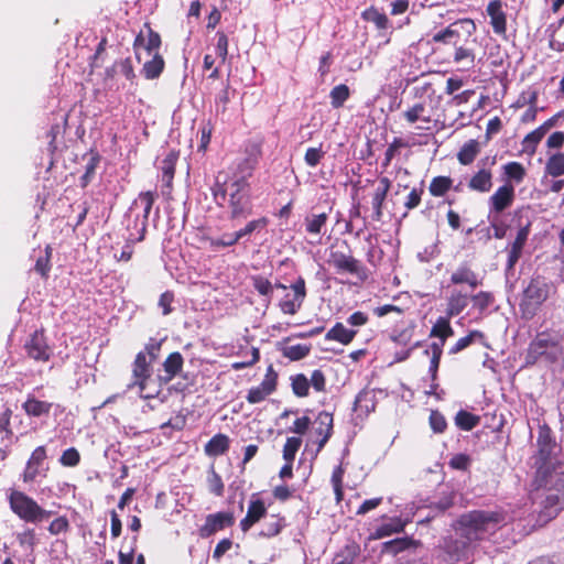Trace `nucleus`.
<instances>
[{
    "mask_svg": "<svg viewBox=\"0 0 564 564\" xmlns=\"http://www.w3.org/2000/svg\"><path fill=\"white\" fill-rule=\"evenodd\" d=\"M267 225H268V219L265 217H261V218L248 221L245 225V227L235 231V234H236L238 240L240 241L245 238L250 237L253 232L262 230L263 228L267 227Z\"/></svg>",
    "mask_w": 564,
    "mask_h": 564,
    "instance_id": "obj_39",
    "label": "nucleus"
},
{
    "mask_svg": "<svg viewBox=\"0 0 564 564\" xmlns=\"http://www.w3.org/2000/svg\"><path fill=\"white\" fill-rule=\"evenodd\" d=\"M516 199L514 186L511 183H506L498 187L497 191L489 197V218L500 216L506 209L512 206Z\"/></svg>",
    "mask_w": 564,
    "mask_h": 564,
    "instance_id": "obj_12",
    "label": "nucleus"
},
{
    "mask_svg": "<svg viewBox=\"0 0 564 564\" xmlns=\"http://www.w3.org/2000/svg\"><path fill=\"white\" fill-rule=\"evenodd\" d=\"M552 289L553 285L544 276H532L523 289L519 303L521 317L525 321L532 319L549 299Z\"/></svg>",
    "mask_w": 564,
    "mask_h": 564,
    "instance_id": "obj_7",
    "label": "nucleus"
},
{
    "mask_svg": "<svg viewBox=\"0 0 564 564\" xmlns=\"http://www.w3.org/2000/svg\"><path fill=\"white\" fill-rule=\"evenodd\" d=\"M451 282L453 284H468L471 289L479 285L477 274L466 264L459 265L451 275Z\"/></svg>",
    "mask_w": 564,
    "mask_h": 564,
    "instance_id": "obj_27",
    "label": "nucleus"
},
{
    "mask_svg": "<svg viewBox=\"0 0 564 564\" xmlns=\"http://www.w3.org/2000/svg\"><path fill=\"white\" fill-rule=\"evenodd\" d=\"M162 341H163L162 339L158 340L155 338H151L149 340V343L145 345L144 350L139 351L138 354H144L145 355V359H148V361L153 364L158 359V357H159V352L161 350Z\"/></svg>",
    "mask_w": 564,
    "mask_h": 564,
    "instance_id": "obj_56",
    "label": "nucleus"
},
{
    "mask_svg": "<svg viewBox=\"0 0 564 564\" xmlns=\"http://www.w3.org/2000/svg\"><path fill=\"white\" fill-rule=\"evenodd\" d=\"M419 542L412 538H397L387 542H383L381 545L382 554H390L395 556L404 551L416 549L419 546Z\"/></svg>",
    "mask_w": 564,
    "mask_h": 564,
    "instance_id": "obj_22",
    "label": "nucleus"
},
{
    "mask_svg": "<svg viewBox=\"0 0 564 564\" xmlns=\"http://www.w3.org/2000/svg\"><path fill=\"white\" fill-rule=\"evenodd\" d=\"M261 145L259 143H250L246 148V158L240 161L237 169L228 180H238L240 176L245 182H249L256 170L259 159L261 158Z\"/></svg>",
    "mask_w": 564,
    "mask_h": 564,
    "instance_id": "obj_11",
    "label": "nucleus"
},
{
    "mask_svg": "<svg viewBox=\"0 0 564 564\" xmlns=\"http://www.w3.org/2000/svg\"><path fill=\"white\" fill-rule=\"evenodd\" d=\"M545 173L552 177L564 175V152H556L547 159Z\"/></svg>",
    "mask_w": 564,
    "mask_h": 564,
    "instance_id": "obj_36",
    "label": "nucleus"
},
{
    "mask_svg": "<svg viewBox=\"0 0 564 564\" xmlns=\"http://www.w3.org/2000/svg\"><path fill=\"white\" fill-rule=\"evenodd\" d=\"M492 186V174L490 170L480 169L468 182V187L473 191L487 193Z\"/></svg>",
    "mask_w": 564,
    "mask_h": 564,
    "instance_id": "obj_26",
    "label": "nucleus"
},
{
    "mask_svg": "<svg viewBox=\"0 0 564 564\" xmlns=\"http://www.w3.org/2000/svg\"><path fill=\"white\" fill-rule=\"evenodd\" d=\"M391 182L388 177H381L379 180V184L377 188L375 189V193L372 195L371 205H372V218L377 221L381 220L382 218V207L383 203L386 200L387 194L390 189Z\"/></svg>",
    "mask_w": 564,
    "mask_h": 564,
    "instance_id": "obj_21",
    "label": "nucleus"
},
{
    "mask_svg": "<svg viewBox=\"0 0 564 564\" xmlns=\"http://www.w3.org/2000/svg\"><path fill=\"white\" fill-rule=\"evenodd\" d=\"M530 223H528L524 226H521L517 232L516 239L510 243V247L508 248V258L506 265L507 274L513 270L514 265L521 258L523 247L527 243L528 237L530 235Z\"/></svg>",
    "mask_w": 564,
    "mask_h": 564,
    "instance_id": "obj_18",
    "label": "nucleus"
},
{
    "mask_svg": "<svg viewBox=\"0 0 564 564\" xmlns=\"http://www.w3.org/2000/svg\"><path fill=\"white\" fill-rule=\"evenodd\" d=\"M22 406L28 415L39 417L50 413L52 403L29 397Z\"/></svg>",
    "mask_w": 564,
    "mask_h": 564,
    "instance_id": "obj_33",
    "label": "nucleus"
},
{
    "mask_svg": "<svg viewBox=\"0 0 564 564\" xmlns=\"http://www.w3.org/2000/svg\"><path fill=\"white\" fill-rule=\"evenodd\" d=\"M24 349L26 355L36 361H47L52 355L43 330H35L25 341Z\"/></svg>",
    "mask_w": 564,
    "mask_h": 564,
    "instance_id": "obj_15",
    "label": "nucleus"
},
{
    "mask_svg": "<svg viewBox=\"0 0 564 564\" xmlns=\"http://www.w3.org/2000/svg\"><path fill=\"white\" fill-rule=\"evenodd\" d=\"M184 359L181 352L174 351L167 356L162 367L163 372L170 373L176 377L183 369Z\"/></svg>",
    "mask_w": 564,
    "mask_h": 564,
    "instance_id": "obj_40",
    "label": "nucleus"
},
{
    "mask_svg": "<svg viewBox=\"0 0 564 564\" xmlns=\"http://www.w3.org/2000/svg\"><path fill=\"white\" fill-rule=\"evenodd\" d=\"M293 393L299 398L308 395L310 381L303 373H297L291 378Z\"/></svg>",
    "mask_w": 564,
    "mask_h": 564,
    "instance_id": "obj_50",
    "label": "nucleus"
},
{
    "mask_svg": "<svg viewBox=\"0 0 564 564\" xmlns=\"http://www.w3.org/2000/svg\"><path fill=\"white\" fill-rule=\"evenodd\" d=\"M505 175L509 181H513L517 184L523 182L527 172L523 165L519 162H509L503 165Z\"/></svg>",
    "mask_w": 564,
    "mask_h": 564,
    "instance_id": "obj_45",
    "label": "nucleus"
},
{
    "mask_svg": "<svg viewBox=\"0 0 564 564\" xmlns=\"http://www.w3.org/2000/svg\"><path fill=\"white\" fill-rule=\"evenodd\" d=\"M284 525V518L279 516H271L270 520L263 524V529L259 532V535L263 538L275 536L281 532Z\"/></svg>",
    "mask_w": 564,
    "mask_h": 564,
    "instance_id": "obj_41",
    "label": "nucleus"
},
{
    "mask_svg": "<svg viewBox=\"0 0 564 564\" xmlns=\"http://www.w3.org/2000/svg\"><path fill=\"white\" fill-rule=\"evenodd\" d=\"M238 242H239V240L235 232L224 234L220 238L210 239V247L214 250H217L219 248L232 247Z\"/></svg>",
    "mask_w": 564,
    "mask_h": 564,
    "instance_id": "obj_59",
    "label": "nucleus"
},
{
    "mask_svg": "<svg viewBox=\"0 0 564 564\" xmlns=\"http://www.w3.org/2000/svg\"><path fill=\"white\" fill-rule=\"evenodd\" d=\"M234 522L235 518L232 513L229 512H216L208 514L206 517L205 523L199 529V535L202 538H209L216 532L231 527Z\"/></svg>",
    "mask_w": 564,
    "mask_h": 564,
    "instance_id": "obj_17",
    "label": "nucleus"
},
{
    "mask_svg": "<svg viewBox=\"0 0 564 564\" xmlns=\"http://www.w3.org/2000/svg\"><path fill=\"white\" fill-rule=\"evenodd\" d=\"M80 455L79 452L75 447H69L63 452L59 463L63 466L75 467L79 464Z\"/></svg>",
    "mask_w": 564,
    "mask_h": 564,
    "instance_id": "obj_62",
    "label": "nucleus"
},
{
    "mask_svg": "<svg viewBox=\"0 0 564 564\" xmlns=\"http://www.w3.org/2000/svg\"><path fill=\"white\" fill-rule=\"evenodd\" d=\"M328 262L336 268L338 272H348L357 276L365 274V269L360 264V261L340 250L332 251Z\"/></svg>",
    "mask_w": 564,
    "mask_h": 564,
    "instance_id": "obj_16",
    "label": "nucleus"
},
{
    "mask_svg": "<svg viewBox=\"0 0 564 564\" xmlns=\"http://www.w3.org/2000/svg\"><path fill=\"white\" fill-rule=\"evenodd\" d=\"M357 332L346 328L341 323H336L325 335L326 340H336L348 345L355 338Z\"/></svg>",
    "mask_w": 564,
    "mask_h": 564,
    "instance_id": "obj_29",
    "label": "nucleus"
},
{
    "mask_svg": "<svg viewBox=\"0 0 564 564\" xmlns=\"http://www.w3.org/2000/svg\"><path fill=\"white\" fill-rule=\"evenodd\" d=\"M405 522L400 517L389 518L388 522L382 523L376 528L372 533L373 539H382L390 536L394 533H400L404 530Z\"/></svg>",
    "mask_w": 564,
    "mask_h": 564,
    "instance_id": "obj_25",
    "label": "nucleus"
},
{
    "mask_svg": "<svg viewBox=\"0 0 564 564\" xmlns=\"http://www.w3.org/2000/svg\"><path fill=\"white\" fill-rule=\"evenodd\" d=\"M100 162V156L98 154L90 155L86 165L85 173L80 177L82 187H86L95 176L96 169Z\"/></svg>",
    "mask_w": 564,
    "mask_h": 564,
    "instance_id": "obj_51",
    "label": "nucleus"
},
{
    "mask_svg": "<svg viewBox=\"0 0 564 564\" xmlns=\"http://www.w3.org/2000/svg\"><path fill=\"white\" fill-rule=\"evenodd\" d=\"M333 434V415L326 411L318 413L314 421L311 442L317 444L316 454L325 446Z\"/></svg>",
    "mask_w": 564,
    "mask_h": 564,
    "instance_id": "obj_13",
    "label": "nucleus"
},
{
    "mask_svg": "<svg viewBox=\"0 0 564 564\" xmlns=\"http://www.w3.org/2000/svg\"><path fill=\"white\" fill-rule=\"evenodd\" d=\"M471 465V458L467 454H455L448 462V466L456 470L466 471Z\"/></svg>",
    "mask_w": 564,
    "mask_h": 564,
    "instance_id": "obj_57",
    "label": "nucleus"
},
{
    "mask_svg": "<svg viewBox=\"0 0 564 564\" xmlns=\"http://www.w3.org/2000/svg\"><path fill=\"white\" fill-rule=\"evenodd\" d=\"M302 445V438L300 437H288L283 447V458L285 462H293L297 451Z\"/></svg>",
    "mask_w": 564,
    "mask_h": 564,
    "instance_id": "obj_53",
    "label": "nucleus"
},
{
    "mask_svg": "<svg viewBox=\"0 0 564 564\" xmlns=\"http://www.w3.org/2000/svg\"><path fill=\"white\" fill-rule=\"evenodd\" d=\"M278 373L274 371L273 366L270 365L267 369L263 381L260 383L263 390L269 394L273 393L276 389Z\"/></svg>",
    "mask_w": 564,
    "mask_h": 564,
    "instance_id": "obj_60",
    "label": "nucleus"
},
{
    "mask_svg": "<svg viewBox=\"0 0 564 564\" xmlns=\"http://www.w3.org/2000/svg\"><path fill=\"white\" fill-rule=\"evenodd\" d=\"M544 138L542 131L538 128L530 133H528L522 140V152L532 156L536 152L538 144Z\"/></svg>",
    "mask_w": 564,
    "mask_h": 564,
    "instance_id": "obj_42",
    "label": "nucleus"
},
{
    "mask_svg": "<svg viewBox=\"0 0 564 564\" xmlns=\"http://www.w3.org/2000/svg\"><path fill=\"white\" fill-rule=\"evenodd\" d=\"M508 522V516L501 510H473L459 518L458 538L445 541L447 561L468 560L473 543L488 539Z\"/></svg>",
    "mask_w": 564,
    "mask_h": 564,
    "instance_id": "obj_1",
    "label": "nucleus"
},
{
    "mask_svg": "<svg viewBox=\"0 0 564 564\" xmlns=\"http://www.w3.org/2000/svg\"><path fill=\"white\" fill-rule=\"evenodd\" d=\"M152 58L147 61L142 68V74L147 79L158 78L164 69V59L159 52H155L151 55Z\"/></svg>",
    "mask_w": 564,
    "mask_h": 564,
    "instance_id": "obj_32",
    "label": "nucleus"
},
{
    "mask_svg": "<svg viewBox=\"0 0 564 564\" xmlns=\"http://www.w3.org/2000/svg\"><path fill=\"white\" fill-rule=\"evenodd\" d=\"M281 351L284 357L289 358L290 360L297 361L305 358L310 354L311 346L303 344L290 345L282 347Z\"/></svg>",
    "mask_w": 564,
    "mask_h": 564,
    "instance_id": "obj_43",
    "label": "nucleus"
},
{
    "mask_svg": "<svg viewBox=\"0 0 564 564\" xmlns=\"http://www.w3.org/2000/svg\"><path fill=\"white\" fill-rule=\"evenodd\" d=\"M364 18L368 21L373 22L378 29H386L389 24L388 17L376 9L365 11Z\"/></svg>",
    "mask_w": 564,
    "mask_h": 564,
    "instance_id": "obj_58",
    "label": "nucleus"
},
{
    "mask_svg": "<svg viewBox=\"0 0 564 564\" xmlns=\"http://www.w3.org/2000/svg\"><path fill=\"white\" fill-rule=\"evenodd\" d=\"M530 499L540 521H549L564 509V465L535 471Z\"/></svg>",
    "mask_w": 564,
    "mask_h": 564,
    "instance_id": "obj_2",
    "label": "nucleus"
},
{
    "mask_svg": "<svg viewBox=\"0 0 564 564\" xmlns=\"http://www.w3.org/2000/svg\"><path fill=\"white\" fill-rule=\"evenodd\" d=\"M468 305V295L460 292H453L448 297L446 314L448 319L459 315Z\"/></svg>",
    "mask_w": 564,
    "mask_h": 564,
    "instance_id": "obj_31",
    "label": "nucleus"
},
{
    "mask_svg": "<svg viewBox=\"0 0 564 564\" xmlns=\"http://www.w3.org/2000/svg\"><path fill=\"white\" fill-rule=\"evenodd\" d=\"M267 514V508L264 502L260 499H256V495H252L249 501L248 511L246 517L240 521V528L243 532H247L254 523Z\"/></svg>",
    "mask_w": 564,
    "mask_h": 564,
    "instance_id": "obj_20",
    "label": "nucleus"
},
{
    "mask_svg": "<svg viewBox=\"0 0 564 564\" xmlns=\"http://www.w3.org/2000/svg\"><path fill=\"white\" fill-rule=\"evenodd\" d=\"M178 159V152L170 151L161 162L162 182L166 187H171L175 173V164Z\"/></svg>",
    "mask_w": 564,
    "mask_h": 564,
    "instance_id": "obj_30",
    "label": "nucleus"
},
{
    "mask_svg": "<svg viewBox=\"0 0 564 564\" xmlns=\"http://www.w3.org/2000/svg\"><path fill=\"white\" fill-rule=\"evenodd\" d=\"M425 111V105L422 102L415 104L413 107L408 109L403 116L406 119L408 122L414 123L417 120H423L424 122H430V117H423V113Z\"/></svg>",
    "mask_w": 564,
    "mask_h": 564,
    "instance_id": "obj_54",
    "label": "nucleus"
},
{
    "mask_svg": "<svg viewBox=\"0 0 564 564\" xmlns=\"http://www.w3.org/2000/svg\"><path fill=\"white\" fill-rule=\"evenodd\" d=\"M230 440L227 435L218 433L205 445V453L210 457L224 455L229 449Z\"/></svg>",
    "mask_w": 564,
    "mask_h": 564,
    "instance_id": "obj_28",
    "label": "nucleus"
},
{
    "mask_svg": "<svg viewBox=\"0 0 564 564\" xmlns=\"http://www.w3.org/2000/svg\"><path fill=\"white\" fill-rule=\"evenodd\" d=\"M484 335L479 330H471L468 335L459 338L454 346L449 348V354L455 355L469 347L477 339H482Z\"/></svg>",
    "mask_w": 564,
    "mask_h": 564,
    "instance_id": "obj_47",
    "label": "nucleus"
},
{
    "mask_svg": "<svg viewBox=\"0 0 564 564\" xmlns=\"http://www.w3.org/2000/svg\"><path fill=\"white\" fill-rule=\"evenodd\" d=\"M328 215L326 213L311 214L304 219L305 230L310 235H321L326 227Z\"/></svg>",
    "mask_w": 564,
    "mask_h": 564,
    "instance_id": "obj_34",
    "label": "nucleus"
},
{
    "mask_svg": "<svg viewBox=\"0 0 564 564\" xmlns=\"http://www.w3.org/2000/svg\"><path fill=\"white\" fill-rule=\"evenodd\" d=\"M360 549L356 543L347 544L333 558V564H354Z\"/></svg>",
    "mask_w": 564,
    "mask_h": 564,
    "instance_id": "obj_37",
    "label": "nucleus"
},
{
    "mask_svg": "<svg viewBox=\"0 0 564 564\" xmlns=\"http://www.w3.org/2000/svg\"><path fill=\"white\" fill-rule=\"evenodd\" d=\"M152 375V364L145 359L144 354H137L135 359L132 364V377L133 381H131L128 386V390H132L133 388H139V395L142 399H152L156 394L155 393H143L147 389L148 380Z\"/></svg>",
    "mask_w": 564,
    "mask_h": 564,
    "instance_id": "obj_10",
    "label": "nucleus"
},
{
    "mask_svg": "<svg viewBox=\"0 0 564 564\" xmlns=\"http://www.w3.org/2000/svg\"><path fill=\"white\" fill-rule=\"evenodd\" d=\"M212 195L217 206L227 204L228 219L239 223L247 219L253 212L251 185L240 176L228 180L227 174L219 173L212 186Z\"/></svg>",
    "mask_w": 564,
    "mask_h": 564,
    "instance_id": "obj_3",
    "label": "nucleus"
},
{
    "mask_svg": "<svg viewBox=\"0 0 564 564\" xmlns=\"http://www.w3.org/2000/svg\"><path fill=\"white\" fill-rule=\"evenodd\" d=\"M474 306L479 311L487 310L494 302V295L489 292H479L471 297Z\"/></svg>",
    "mask_w": 564,
    "mask_h": 564,
    "instance_id": "obj_64",
    "label": "nucleus"
},
{
    "mask_svg": "<svg viewBox=\"0 0 564 564\" xmlns=\"http://www.w3.org/2000/svg\"><path fill=\"white\" fill-rule=\"evenodd\" d=\"M302 304V302L295 301V297L290 299V294H286L285 297L279 302V307L284 314L294 315L299 312Z\"/></svg>",
    "mask_w": 564,
    "mask_h": 564,
    "instance_id": "obj_61",
    "label": "nucleus"
},
{
    "mask_svg": "<svg viewBox=\"0 0 564 564\" xmlns=\"http://www.w3.org/2000/svg\"><path fill=\"white\" fill-rule=\"evenodd\" d=\"M430 350L432 351V357H431V361H430L429 372L431 373L432 380L435 381L437 378V371H438L442 354H441V349H440L438 345H430V348L426 349L424 352L426 355H429Z\"/></svg>",
    "mask_w": 564,
    "mask_h": 564,
    "instance_id": "obj_55",
    "label": "nucleus"
},
{
    "mask_svg": "<svg viewBox=\"0 0 564 564\" xmlns=\"http://www.w3.org/2000/svg\"><path fill=\"white\" fill-rule=\"evenodd\" d=\"M487 14L490 17L492 30L498 35H505L507 32V14L502 9L501 0H492L487 6Z\"/></svg>",
    "mask_w": 564,
    "mask_h": 564,
    "instance_id": "obj_19",
    "label": "nucleus"
},
{
    "mask_svg": "<svg viewBox=\"0 0 564 564\" xmlns=\"http://www.w3.org/2000/svg\"><path fill=\"white\" fill-rule=\"evenodd\" d=\"M480 151L479 142L477 140H469L460 148L457 159L460 164L468 165L474 162Z\"/></svg>",
    "mask_w": 564,
    "mask_h": 564,
    "instance_id": "obj_35",
    "label": "nucleus"
},
{
    "mask_svg": "<svg viewBox=\"0 0 564 564\" xmlns=\"http://www.w3.org/2000/svg\"><path fill=\"white\" fill-rule=\"evenodd\" d=\"M480 422V417L468 411L459 410L455 415V424L463 431H471Z\"/></svg>",
    "mask_w": 564,
    "mask_h": 564,
    "instance_id": "obj_38",
    "label": "nucleus"
},
{
    "mask_svg": "<svg viewBox=\"0 0 564 564\" xmlns=\"http://www.w3.org/2000/svg\"><path fill=\"white\" fill-rule=\"evenodd\" d=\"M154 196L151 192L140 193L124 215L128 242H140L144 239L148 219L152 210Z\"/></svg>",
    "mask_w": 564,
    "mask_h": 564,
    "instance_id": "obj_4",
    "label": "nucleus"
},
{
    "mask_svg": "<svg viewBox=\"0 0 564 564\" xmlns=\"http://www.w3.org/2000/svg\"><path fill=\"white\" fill-rule=\"evenodd\" d=\"M453 181L448 176H436L432 180L429 191L433 196H443L451 187Z\"/></svg>",
    "mask_w": 564,
    "mask_h": 564,
    "instance_id": "obj_48",
    "label": "nucleus"
},
{
    "mask_svg": "<svg viewBox=\"0 0 564 564\" xmlns=\"http://www.w3.org/2000/svg\"><path fill=\"white\" fill-rule=\"evenodd\" d=\"M17 540L21 547L32 554L37 543L34 529L25 528L22 532L17 533Z\"/></svg>",
    "mask_w": 564,
    "mask_h": 564,
    "instance_id": "obj_46",
    "label": "nucleus"
},
{
    "mask_svg": "<svg viewBox=\"0 0 564 564\" xmlns=\"http://www.w3.org/2000/svg\"><path fill=\"white\" fill-rule=\"evenodd\" d=\"M476 32V24L471 19H460L446 29L433 35V41L437 43L452 44L457 46L463 41H467Z\"/></svg>",
    "mask_w": 564,
    "mask_h": 564,
    "instance_id": "obj_9",
    "label": "nucleus"
},
{
    "mask_svg": "<svg viewBox=\"0 0 564 564\" xmlns=\"http://www.w3.org/2000/svg\"><path fill=\"white\" fill-rule=\"evenodd\" d=\"M349 96L350 90L347 85L340 84L335 86L329 93L332 107L335 109L343 107L345 101L349 98Z\"/></svg>",
    "mask_w": 564,
    "mask_h": 564,
    "instance_id": "obj_44",
    "label": "nucleus"
},
{
    "mask_svg": "<svg viewBox=\"0 0 564 564\" xmlns=\"http://www.w3.org/2000/svg\"><path fill=\"white\" fill-rule=\"evenodd\" d=\"M561 336L555 330H543L530 343L524 357L525 366H533L539 362L545 366L558 360L561 354Z\"/></svg>",
    "mask_w": 564,
    "mask_h": 564,
    "instance_id": "obj_5",
    "label": "nucleus"
},
{
    "mask_svg": "<svg viewBox=\"0 0 564 564\" xmlns=\"http://www.w3.org/2000/svg\"><path fill=\"white\" fill-rule=\"evenodd\" d=\"M161 46V36L159 33L153 31L151 26L145 23L140 33L135 36L133 47L135 51L137 58L141 59V50H144L148 55H152L159 52Z\"/></svg>",
    "mask_w": 564,
    "mask_h": 564,
    "instance_id": "obj_14",
    "label": "nucleus"
},
{
    "mask_svg": "<svg viewBox=\"0 0 564 564\" xmlns=\"http://www.w3.org/2000/svg\"><path fill=\"white\" fill-rule=\"evenodd\" d=\"M208 487L210 492L220 497L224 495V482L221 477L212 468L208 475Z\"/></svg>",
    "mask_w": 564,
    "mask_h": 564,
    "instance_id": "obj_63",
    "label": "nucleus"
},
{
    "mask_svg": "<svg viewBox=\"0 0 564 564\" xmlns=\"http://www.w3.org/2000/svg\"><path fill=\"white\" fill-rule=\"evenodd\" d=\"M454 62L455 63H463L466 62L468 64V68L474 65L475 62V53L474 50L467 47L465 44H458L455 46V54H454Z\"/></svg>",
    "mask_w": 564,
    "mask_h": 564,
    "instance_id": "obj_52",
    "label": "nucleus"
},
{
    "mask_svg": "<svg viewBox=\"0 0 564 564\" xmlns=\"http://www.w3.org/2000/svg\"><path fill=\"white\" fill-rule=\"evenodd\" d=\"M11 510L25 522L39 523L47 520L53 512L43 509L37 502L22 491L13 490L9 495Z\"/></svg>",
    "mask_w": 564,
    "mask_h": 564,
    "instance_id": "obj_8",
    "label": "nucleus"
},
{
    "mask_svg": "<svg viewBox=\"0 0 564 564\" xmlns=\"http://www.w3.org/2000/svg\"><path fill=\"white\" fill-rule=\"evenodd\" d=\"M254 290L262 296L268 297V304L271 301L273 294L272 283L262 275H254L251 278Z\"/></svg>",
    "mask_w": 564,
    "mask_h": 564,
    "instance_id": "obj_49",
    "label": "nucleus"
},
{
    "mask_svg": "<svg viewBox=\"0 0 564 564\" xmlns=\"http://www.w3.org/2000/svg\"><path fill=\"white\" fill-rule=\"evenodd\" d=\"M535 447L534 454L530 457V465L535 471L564 465L560 459L562 448L556 443L552 430L546 424L539 426Z\"/></svg>",
    "mask_w": 564,
    "mask_h": 564,
    "instance_id": "obj_6",
    "label": "nucleus"
},
{
    "mask_svg": "<svg viewBox=\"0 0 564 564\" xmlns=\"http://www.w3.org/2000/svg\"><path fill=\"white\" fill-rule=\"evenodd\" d=\"M376 403L375 391L364 389L356 395L354 411L368 415L370 412L375 411Z\"/></svg>",
    "mask_w": 564,
    "mask_h": 564,
    "instance_id": "obj_24",
    "label": "nucleus"
},
{
    "mask_svg": "<svg viewBox=\"0 0 564 564\" xmlns=\"http://www.w3.org/2000/svg\"><path fill=\"white\" fill-rule=\"evenodd\" d=\"M454 335V329L451 326L448 317L441 316L433 325L430 336L438 338V341H433L431 345H438L441 354H443V347L447 338Z\"/></svg>",
    "mask_w": 564,
    "mask_h": 564,
    "instance_id": "obj_23",
    "label": "nucleus"
}]
</instances>
